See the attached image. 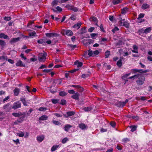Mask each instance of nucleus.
Listing matches in <instances>:
<instances>
[{
  "mask_svg": "<svg viewBox=\"0 0 152 152\" xmlns=\"http://www.w3.org/2000/svg\"><path fill=\"white\" fill-rule=\"evenodd\" d=\"M47 54L46 53H40L39 54V60L40 62H44L46 59Z\"/></svg>",
  "mask_w": 152,
  "mask_h": 152,
  "instance_id": "obj_1",
  "label": "nucleus"
},
{
  "mask_svg": "<svg viewBox=\"0 0 152 152\" xmlns=\"http://www.w3.org/2000/svg\"><path fill=\"white\" fill-rule=\"evenodd\" d=\"M145 80V78L144 77H142L138 78L136 81V83L138 85H142Z\"/></svg>",
  "mask_w": 152,
  "mask_h": 152,
  "instance_id": "obj_2",
  "label": "nucleus"
},
{
  "mask_svg": "<svg viewBox=\"0 0 152 152\" xmlns=\"http://www.w3.org/2000/svg\"><path fill=\"white\" fill-rule=\"evenodd\" d=\"M21 107V103L19 102H15L12 108L14 109H17L20 107Z\"/></svg>",
  "mask_w": 152,
  "mask_h": 152,
  "instance_id": "obj_3",
  "label": "nucleus"
},
{
  "mask_svg": "<svg viewBox=\"0 0 152 152\" xmlns=\"http://www.w3.org/2000/svg\"><path fill=\"white\" fill-rule=\"evenodd\" d=\"M123 20H124L125 19L121 20L119 21V24L121 26H124L126 28H128L129 26V24L126 22H123Z\"/></svg>",
  "mask_w": 152,
  "mask_h": 152,
  "instance_id": "obj_4",
  "label": "nucleus"
},
{
  "mask_svg": "<svg viewBox=\"0 0 152 152\" xmlns=\"http://www.w3.org/2000/svg\"><path fill=\"white\" fill-rule=\"evenodd\" d=\"M83 42L84 45L86 46L91 43H93L94 41L91 39L87 40L84 39L83 40Z\"/></svg>",
  "mask_w": 152,
  "mask_h": 152,
  "instance_id": "obj_5",
  "label": "nucleus"
},
{
  "mask_svg": "<svg viewBox=\"0 0 152 152\" xmlns=\"http://www.w3.org/2000/svg\"><path fill=\"white\" fill-rule=\"evenodd\" d=\"M45 137V136L43 135H39L37 137V140L39 142H40L44 140Z\"/></svg>",
  "mask_w": 152,
  "mask_h": 152,
  "instance_id": "obj_6",
  "label": "nucleus"
},
{
  "mask_svg": "<svg viewBox=\"0 0 152 152\" xmlns=\"http://www.w3.org/2000/svg\"><path fill=\"white\" fill-rule=\"evenodd\" d=\"M75 112L73 111L67 112L66 114H64V116L65 118H67L68 117L74 115Z\"/></svg>",
  "mask_w": 152,
  "mask_h": 152,
  "instance_id": "obj_7",
  "label": "nucleus"
},
{
  "mask_svg": "<svg viewBox=\"0 0 152 152\" xmlns=\"http://www.w3.org/2000/svg\"><path fill=\"white\" fill-rule=\"evenodd\" d=\"M20 39V38L19 37L12 38L11 39L10 42L11 44H13L14 43L19 41Z\"/></svg>",
  "mask_w": 152,
  "mask_h": 152,
  "instance_id": "obj_8",
  "label": "nucleus"
},
{
  "mask_svg": "<svg viewBox=\"0 0 152 152\" xmlns=\"http://www.w3.org/2000/svg\"><path fill=\"white\" fill-rule=\"evenodd\" d=\"M131 72H134L135 73V72H147V70L143 71L142 69H132Z\"/></svg>",
  "mask_w": 152,
  "mask_h": 152,
  "instance_id": "obj_9",
  "label": "nucleus"
},
{
  "mask_svg": "<svg viewBox=\"0 0 152 152\" xmlns=\"http://www.w3.org/2000/svg\"><path fill=\"white\" fill-rule=\"evenodd\" d=\"M124 60V59L123 57H120V59L117 63V65L119 67H121L122 65V61Z\"/></svg>",
  "mask_w": 152,
  "mask_h": 152,
  "instance_id": "obj_10",
  "label": "nucleus"
},
{
  "mask_svg": "<svg viewBox=\"0 0 152 152\" xmlns=\"http://www.w3.org/2000/svg\"><path fill=\"white\" fill-rule=\"evenodd\" d=\"M79 126L80 128L82 130L86 129L88 128L87 126L83 123H81L79 124Z\"/></svg>",
  "mask_w": 152,
  "mask_h": 152,
  "instance_id": "obj_11",
  "label": "nucleus"
},
{
  "mask_svg": "<svg viewBox=\"0 0 152 152\" xmlns=\"http://www.w3.org/2000/svg\"><path fill=\"white\" fill-rule=\"evenodd\" d=\"M149 7L150 5L148 4L144 3L142 4L141 8L143 10H145L146 9L149 8Z\"/></svg>",
  "mask_w": 152,
  "mask_h": 152,
  "instance_id": "obj_12",
  "label": "nucleus"
},
{
  "mask_svg": "<svg viewBox=\"0 0 152 152\" xmlns=\"http://www.w3.org/2000/svg\"><path fill=\"white\" fill-rule=\"evenodd\" d=\"M129 8L127 7H125L121 9V13L122 14H125L129 11Z\"/></svg>",
  "mask_w": 152,
  "mask_h": 152,
  "instance_id": "obj_13",
  "label": "nucleus"
},
{
  "mask_svg": "<svg viewBox=\"0 0 152 152\" xmlns=\"http://www.w3.org/2000/svg\"><path fill=\"white\" fill-rule=\"evenodd\" d=\"M60 146L61 145H53V147L51 148V151L52 152L55 151L57 148H59Z\"/></svg>",
  "mask_w": 152,
  "mask_h": 152,
  "instance_id": "obj_14",
  "label": "nucleus"
},
{
  "mask_svg": "<svg viewBox=\"0 0 152 152\" xmlns=\"http://www.w3.org/2000/svg\"><path fill=\"white\" fill-rule=\"evenodd\" d=\"M133 49L132 51L133 53H138V47L135 45H133Z\"/></svg>",
  "mask_w": 152,
  "mask_h": 152,
  "instance_id": "obj_15",
  "label": "nucleus"
},
{
  "mask_svg": "<svg viewBox=\"0 0 152 152\" xmlns=\"http://www.w3.org/2000/svg\"><path fill=\"white\" fill-rule=\"evenodd\" d=\"M82 24V23L81 22H79L77 24H75L73 26V27L75 28L78 29L80 27Z\"/></svg>",
  "mask_w": 152,
  "mask_h": 152,
  "instance_id": "obj_16",
  "label": "nucleus"
},
{
  "mask_svg": "<svg viewBox=\"0 0 152 152\" xmlns=\"http://www.w3.org/2000/svg\"><path fill=\"white\" fill-rule=\"evenodd\" d=\"M20 91V90L19 88H16L13 90V92L14 95L15 96H17L19 94Z\"/></svg>",
  "mask_w": 152,
  "mask_h": 152,
  "instance_id": "obj_17",
  "label": "nucleus"
},
{
  "mask_svg": "<svg viewBox=\"0 0 152 152\" xmlns=\"http://www.w3.org/2000/svg\"><path fill=\"white\" fill-rule=\"evenodd\" d=\"M72 127L71 125L69 124H67L65 125L64 127V129L66 132H68L69 130V129Z\"/></svg>",
  "mask_w": 152,
  "mask_h": 152,
  "instance_id": "obj_18",
  "label": "nucleus"
},
{
  "mask_svg": "<svg viewBox=\"0 0 152 152\" xmlns=\"http://www.w3.org/2000/svg\"><path fill=\"white\" fill-rule=\"evenodd\" d=\"M79 93H76L74 94L72 96V97L75 100H78L79 99Z\"/></svg>",
  "mask_w": 152,
  "mask_h": 152,
  "instance_id": "obj_19",
  "label": "nucleus"
},
{
  "mask_svg": "<svg viewBox=\"0 0 152 152\" xmlns=\"http://www.w3.org/2000/svg\"><path fill=\"white\" fill-rule=\"evenodd\" d=\"M65 33L68 36H71L73 34L72 32L70 30H66L65 31Z\"/></svg>",
  "mask_w": 152,
  "mask_h": 152,
  "instance_id": "obj_20",
  "label": "nucleus"
},
{
  "mask_svg": "<svg viewBox=\"0 0 152 152\" xmlns=\"http://www.w3.org/2000/svg\"><path fill=\"white\" fill-rule=\"evenodd\" d=\"M17 66H24L25 65L22 64V62L20 60L18 61L16 64Z\"/></svg>",
  "mask_w": 152,
  "mask_h": 152,
  "instance_id": "obj_21",
  "label": "nucleus"
},
{
  "mask_svg": "<svg viewBox=\"0 0 152 152\" xmlns=\"http://www.w3.org/2000/svg\"><path fill=\"white\" fill-rule=\"evenodd\" d=\"M12 115L15 117H18L23 115L21 113H13Z\"/></svg>",
  "mask_w": 152,
  "mask_h": 152,
  "instance_id": "obj_22",
  "label": "nucleus"
},
{
  "mask_svg": "<svg viewBox=\"0 0 152 152\" xmlns=\"http://www.w3.org/2000/svg\"><path fill=\"white\" fill-rule=\"evenodd\" d=\"M74 64L75 65H77L78 67H81L83 65V64L82 62H79L77 61L75 62Z\"/></svg>",
  "mask_w": 152,
  "mask_h": 152,
  "instance_id": "obj_23",
  "label": "nucleus"
},
{
  "mask_svg": "<svg viewBox=\"0 0 152 152\" xmlns=\"http://www.w3.org/2000/svg\"><path fill=\"white\" fill-rule=\"evenodd\" d=\"M48 118V117L46 115H43L41 116L39 118V119L40 120H46Z\"/></svg>",
  "mask_w": 152,
  "mask_h": 152,
  "instance_id": "obj_24",
  "label": "nucleus"
},
{
  "mask_svg": "<svg viewBox=\"0 0 152 152\" xmlns=\"http://www.w3.org/2000/svg\"><path fill=\"white\" fill-rule=\"evenodd\" d=\"M117 106L119 107H123L125 105V103H124V102H119L117 104Z\"/></svg>",
  "mask_w": 152,
  "mask_h": 152,
  "instance_id": "obj_25",
  "label": "nucleus"
},
{
  "mask_svg": "<svg viewBox=\"0 0 152 152\" xmlns=\"http://www.w3.org/2000/svg\"><path fill=\"white\" fill-rule=\"evenodd\" d=\"M92 110V108L91 107H84L83 110L85 112H88Z\"/></svg>",
  "mask_w": 152,
  "mask_h": 152,
  "instance_id": "obj_26",
  "label": "nucleus"
},
{
  "mask_svg": "<svg viewBox=\"0 0 152 152\" xmlns=\"http://www.w3.org/2000/svg\"><path fill=\"white\" fill-rule=\"evenodd\" d=\"M151 27H148L145 28V33L147 34L150 32L151 30Z\"/></svg>",
  "mask_w": 152,
  "mask_h": 152,
  "instance_id": "obj_27",
  "label": "nucleus"
},
{
  "mask_svg": "<svg viewBox=\"0 0 152 152\" xmlns=\"http://www.w3.org/2000/svg\"><path fill=\"white\" fill-rule=\"evenodd\" d=\"M122 0H113V3L114 5L118 4L121 2Z\"/></svg>",
  "mask_w": 152,
  "mask_h": 152,
  "instance_id": "obj_28",
  "label": "nucleus"
},
{
  "mask_svg": "<svg viewBox=\"0 0 152 152\" xmlns=\"http://www.w3.org/2000/svg\"><path fill=\"white\" fill-rule=\"evenodd\" d=\"M86 28L85 27H83L80 29V33L81 34H83L86 33Z\"/></svg>",
  "mask_w": 152,
  "mask_h": 152,
  "instance_id": "obj_29",
  "label": "nucleus"
},
{
  "mask_svg": "<svg viewBox=\"0 0 152 152\" xmlns=\"http://www.w3.org/2000/svg\"><path fill=\"white\" fill-rule=\"evenodd\" d=\"M145 28H143L139 30L138 31L139 34H140L142 33H145Z\"/></svg>",
  "mask_w": 152,
  "mask_h": 152,
  "instance_id": "obj_30",
  "label": "nucleus"
},
{
  "mask_svg": "<svg viewBox=\"0 0 152 152\" xmlns=\"http://www.w3.org/2000/svg\"><path fill=\"white\" fill-rule=\"evenodd\" d=\"M20 100L22 101L23 105L25 106H27V102L25 100V98H22L20 99Z\"/></svg>",
  "mask_w": 152,
  "mask_h": 152,
  "instance_id": "obj_31",
  "label": "nucleus"
},
{
  "mask_svg": "<svg viewBox=\"0 0 152 152\" xmlns=\"http://www.w3.org/2000/svg\"><path fill=\"white\" fill-rule=\"evenodd\" d=\"M18 136L20 137H23L24 135V133L22 132H20L19 133H17Z\"/></svg>",
  "mask_w": 152,
  "mask_h": 152,
  "instance_id": "obj_32",
  "label": "nucleus"
},
{
  "mask_svg": "<svg viewBox=\"0 0 152 152\" xmlns=\"http://www.w3.org/2000/svg\"><path fill=\"white\" fill-rule=\"evenodd\" d=\"M130 127V128H131V131L132 132H133L136 130L137 128V126H131Z\"/></svg>",
  "mask_w": 152,
  "mask_h": 152,
  "instance_id": "obj_33",
  "label": "nucleus"
},
{
  "mask_svg": "<svg viewBox=\"0 0 152 152\" xmlns=\"http://www.w3.org/2000/svg\"><path fill=\"white\" fill-rule=\"evenodd\" d=\"M67 93L65 92H64V91H61V92H59V95L60 96H65L66 95H67Z\"/></svg>",
  "mask_w": 152,
  "mask_h": 152,
  "instance_id": "obj_34",
  "label": "nucleus"
},
{
  "mask_svg": "<svg viewBox=\"0 0 152 152\" xmlns=\"http://www.w3.org/2000/svg\"><path fill=\"white\" fill-rule=\"evenodd\" d=\"M36 34V32L34 31H33L29 33L28 34V35L29 37H31L32 38V37L35 36Z\"/></svg>",
  "mask_w": 152,
  "mask_h": 152,
  "instance_id": "obj_35",
  "label": "nucleus"
},
{
  "mask_svg": "<svg viewBox=\"0 0 152 152\" xmlns=\"http://www.w3.org/2000/svg\"><path fill=\"white\" fill-rule=\"evenodd\" d=\"M6 42L0 39V45L1 46H4L6 45Z\"/></svg>",
  "mask_w": 152,
  "mask_h": 152,
  "instance_id": "obj_36",
  "label": "nucleus"
},
{
  "mask_svg": "<svg viewBox=\"0 0 152 152\" xmlns=\"http://www.w3.org/2000/svg\"><path fill=\"white\" fill-rule=\"evenodd\" d=\"M87 53H88V56L90 57L93 55V52L92 50L90 49L88 51H86Z\"/></svg>",
  "mask_w": 152,
  "mask_h": 152,
  "instance_id": "obj_37",
  "label": "nucleus"
},
{
  "mask_svg": "<svg viewBox=\"0 0 152 152\" xmlns=\"http://www.w3.org/2000/svg\"><path fill=\"white\" fill-rule=\"evenodd\" d=\"M54 34L53 33H47L46 34V35L47 37H50L51 36H54Z\"/></svg>",
  "mask_w": 152,
  "mask_h": 152,
  "instance_id": "obj_38",
  "label": "nucleus"
},
{
  "mask_svg": "<svg viewBox=\"0 0 152 152\" xmlns=\"http://www.w3.org/2000/svg\"><path fill=\"white\" fill-rule=\"evenodd\" d=\"M90 20L91 21H93L96 22L97 21V18L95 17H93L90 18Z\"/></svg>",
  "mask_w": 152,
  "mask_h": 152,
  "instance_id": "obj_39",
  "label": "nucleus"
},
{
  "mask_svg": "<svg viewBox=\"0 0 152 152\" xmlns=\"http://www.w3.org/2000/svg\"><path fill=\"white\" fill-rule=\"evenodd\" d=\"M131 73V72L130 73H129L126 74H125L122 77V79L125 80V79L128 76H129L130 75Z\"/></svg>",
  "mask_w": 152,
  "mask_h": 152,
  "instance_id": "obj_40",
  "label": "nucleus"
},
{
  "mask_svg": "<svg viewBox=\"0 0 152 152\" xmlns=\"http://www.w3.org/2000/svg\"><path fill=\"white\" fill-rule=\"evenodd\" d=\"M52 122L53 124L55 125H59L61 124L58 121H56L54 120H53Z\"/></svg>",
  "mask_w": 152,
  "mask_h": 152,
  "instance_id": "obj_41",
  "label": "nucleus"
},
{
  "mask_svg": "<svg viewBox=\"0 0 152 152\" xmlns=\"http://www.w3.org/2000/svg\"><path fill=\"white\" fill-rule=\"evenodd\" d=\"M68 140V139L67 137H65L61 141V142L62 143L64 144Z\"/></svg>",
  "mask_w": 152,
  "mask_h": 152,
  "instance_id": "obj_42",
  "label": "nucleus"
},
{
  "mask_svg": "<svg viewBox=\"0 0 152 152\" xmlns=\"http://www.w3.org/2000/svg\"><path fill=\"white\" fill-rule=\"evenodd\" d=\"M110 54V52L109 51L107 50L105 53V58H107Z\"/></svg>",
  "mask_w": 152,
  "mask_h": 152,
  "instance_id": "obj_43",
  "label": "nucleus"
},
{
  "mask_svg": "<svg viewBox=\"0 0 152 152\" xmlns=\"http://www.w3.org/2000/svg\"><path fill=\"white\" fill-rule=\"evenodd\" d=\"M129 141V139L127 138H124L122 140V142L124 143H125Z\"/></svg>",
  "mask_w": 152,
  "mask_h": 152,
  "instance_id": "obj_44",
  "label": "nucleus"
},
{
  "mask_svg": "<svg viewBox=\"0 0 152 152\" xmlns=\"http://www.w3.org/2000/svg\"><path fill=\"white\" fill-rule=\"evenodd\" d=\"M47 110V108L46 107H40L39 109V110L40 111H45Z\"/></svg>",
  "mask_w": 152,
  "mask_h": 152,
  "instance_id": "obj_45",
  "label": "nucleus"
},
{
  "mask_svg": "<svg viewBox=\"0 0 152 152\" xmlns=\"http://www.w3.org/2000/svg\"><path fill=\"white\" fill-rule=\"evenodd\" d=\"M7 56H2L0 57V60H7Z\"/></svg>",
  "mask_w": 152,
  "mask_h": 152,
  "instance_id": "obj_46",
  "label": "nucleus"
},
{
  "mask_svg": "<svg viewBox=\"0 0 152 152\" xmlns=\"http://www.w3.org/2000/svg\"><path fill=\"white\" fill-rule=\"evenodd\" d=\"M37 42L39 44H43L45 43V41L43 39H40L37 41Z\"/></svg>",
  "mask_w": 152,
  "mask_h": 152,
  "instance_id": "obj_47",
  "label": "nucleus"
},
{
  "mask_svg": "<svg viewBox=\"0 0 152 152\" xmlns=\"http://www.w3.org/2000/svg\"><path fill=\"white\" fill-rule=\"evenodd\" d=\"M69 86L72 87H75L77 88L80 87V86L77 85H69Z\"/></svg>",
  "mask_w": 152,
  "mask_h": 152,
  "instance_id": "obj_48",
  "label": "nucleus"
},
{
  "mask_svg": "<svg viewBox=\"0 0 152 152\" xmlns=\"http://www.w3.org/2000/svg\"><path fill=\"white\" fill-rule=\"evenodd\" d=\"M119 30L118 28L117 27H115L113 29H112V31L113 33H114L117 31H118Z\"/></svg>",
  "mask_w": 152,
  "mask_h": 152,
  "instance_id": "obj_49",
  "label": "nucleus"
},
{
  "mask_svg": "<svg viewBox=\"0 0 152 152\" xmlns=\"http://www.w3.org/2000/svg\"><path fill=\"white\" fill-rule=\"evenodd\" d=\"M137 22L138 23H141L142 22H143L144 21V20L142 19V18H137Z\"/></svg>",
  "mask_w": 152,
  "mask_h": 152,
  "instance_id": "obj_50",
  "label": "nucleus"
},
{
  "mask_svg": "<svg viewBox=\"0 0 152 152\" xmlns=\"http://www.w3.org/2000/svg\"><path fill=\"white\" fill-rule=\"evenodd\" d=\"M97 34L95 33H92L91 34V38L92 39H95V37L96 36Z\"/></svg>",
  "mask_w": 152,
  "mask_h": 152,
  "instance_id": "obj_51",
  "label": "nucleus"
},
{
  "mask_svg": "<svg viewBox=\"0 0 152 152\" xmlns=\"http://www.w3.org/2000/svg\"><path fill=\"white\" fill-rule=\"evenodd\" d=\"M11 19V18L10 17H5L4 18V20L6 21H9Z\"/></svg>",
  "mask_w": 152,
  "mask_h": 152,
  "instance_id": "obj_52",
  "label": "nucleus"
},
{
  "mask_svg": "<svg viewBox=\"0 0 152 152\" xmlns=\"http://www.w3.org/2000/svg\"><path fill=\"white\" fill-rule=\"evenodd\" d=\"M73 6L69 5V4L66 5V7L68 9H69L71 10Z\"/></svg>",
  "mask_w": 152,
  "mask_h": 152,
  "instance_id": "obj_53",
  "label": "nucleus"
},
{
  "mask_svg": "<svg viewBox=\"0 0 152 152\" xmlns=\"http://www.w3.org/2000/svg\"><path fill=\"white\" fill-rule=\"evenodd\" d=\"M89 75L87 74H83L82 75V77L83 78H85L88 77Z\"/></svg>",
  "mask_w": 152,
  "mask_h": 152,
  "instance_id": "obj_54",
  "label": "nucleus"
},
{
  "mask_svg": "<svg viewBox=\"0 0 152 152\" xmlns=\"http://www.w3.org/2000/svg\"><path fill=\"white\" fill-rule=\"evenodd\" d=\"M87 53L86 52H85L83 55V56L86 58H88L89 56H88Z\"/></svg>",
  "mask_w": 152,
  "mask_h": 152,
  "instance_id": "obj_55",
  "label": "nucleus"
},
{
  "mask_svg": "<svg viewBox=\"0 0 152 152\" xmlns=\"http://www.w3.org/2000/svg\"><path fill=\"white\" fill-rule=\"evenodd\" d=\"M110 125L113 127H114L115 125V123L113 121H111L110 123Z\"/></svg>",
  "mask_w": 152,
  "mask_h": 152,
  "instance_id": "obj_56",
  "label": "nucleus"
},
{
  "mask_svg": "<svg viewBox=\"0 0 152 152\" xmlns=\"http://www.w3.org/2000/svg\"><path fill=\"white\" fill-rule=\"evenodd\" d=\"M66 101L64 99H62L61 100V104L64 105L66 104Z\"/></svg>",
  "mask_w": 152,
  "mask_h": 152,
  "instance_id": "obj_57",
  "label": "nucleus"
},
{
  "mask_svg": "<svg viewBox=\"0 0 152 152\" xmlns=\"http://www.w3.org/2000/svg\"><path fill=\"white\" fill-rule=\"evenodd\" d=\"M53 114L58 117H60L62 116V115L58 113H54Z\"/></svg>",
  "mask_w": 152,
  "mask_h": 152,
  "instance_id": "obj_58",
  "label": "nucleus"
},
{
  "mask_svg": "<svg viewBox=\"0 0 152 152\" xmlns=\"http://www.w3.org/2000/svg\"><path fill=\"white\" fill-rule=\"evenodd\" d=\"M145 14L143 13H140L139 15L138 18H143Z\"/></svg>",
  "mask_w": 152,
  "mask_h": 152,
  "instance_id": "obj_59",
  "label": "nucleus"
},
{
  "mask_svg": "<svg viewBox=\"0 0 152 152\" xmlns=\"http://www.w3.org/2000/svg\"><path fill=\"white\" fill-rule=\"evenodd\" d=\"M70 18L71 20H74L76 19V17L74 15H72L70 17Z\"/></svg>",
  "mask_w": 152,
  "mask_h": 152,
  "instance_id": "obj_60",
  "label": "nucleus"
},
{
  "mask_svg": "<svg viewBox=\"0 0 152 152\" xmlns=\"http://www.w3.org/2000/svg\"><path fill=\"white\" fill-rule=\"evenodd\" d=\"M69 46L72 49H73L74 48H76L77 46L76 45H70Z\"/></svg>",
  "mask_w": 152,
  "mask_h": 152,
  "instance_id": "obj_61",
  "label": "nucleus"
},
{
  "mask_svg": "<svg viewBox=\"0 0 152 152\" xmlns=\"http://www.w3.org/2000/svg\"><path fill=\"white\" fill-rule=\"evenodd\" d=\"M132 118L133 119L135 120H138L139 119V117L138 116H133L132 117Z\"/></svg>",
  "mask_w": 152,
  "mask_h": 152,
  "instance_id": "obj_62",
  "label": "nucleus"
},
{
  "mask_svg": "<svg viewBox=\"0 0 152 152\" xmlns=\"http://www.w3.org/2000/svg\"><path fill=\"white\" fill-rule=\"evenodd\" d=\"M58 100L56 99H53L52 100V102L53 104H56L58 103Z\"/></svg>",
  "mask_w": 152,
  "mask_h": 152,
  "instance_id": "obj_63",
  "label": "nucleus"
},
{
  "mask_svg": "<svg viewBox=\"0 0 152 152\" xmlns=\"http://www.w3.org/2000/svg\"><path fill=\"white\" fill-rule=\"evenodd\" d=\"M94 29V27H91L88 30V32H91L93 31Z\"/></svg>",
  "mask_w": 152,
  "mask_h": 152,
  "instance_id": "obj_64",
  "label": "nucleus"
}]
</instances>
